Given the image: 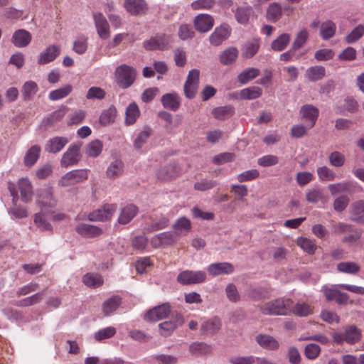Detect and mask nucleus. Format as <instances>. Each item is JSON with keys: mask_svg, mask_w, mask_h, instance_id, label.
Segmentation results:
<instances>
[{"mask_svg": "<svg viewBox=\"0 0 364 364\" xmlns=\"http://www.w3.org/2000/svg\"><path fill=\"white\" fill-rule=\"evenodd\" d=\"M292 304L293 301L291 299H277L262 305L260 311L265 315L287 316L291 314Z\"/></svg>", "mask_w": 364, "mask_h": 364, "instance_id": "f257e3e1", "label": "nucleus"}, {"mask_svg": "<svg viewBox=\"0 0 364 364\" xmlns=\"http://www.w3.org/2000/svg\"><path fill=\"white\" fill-rule=\"evenodd\" d=\"M36 204L42 211L53 213L52 209L55 207L57 200L53 196V191L51 187L44 186L38 189Z\"/></svg>", "mask_w": 364, "mask_h": 364, "instance_id": "f03ea898", "label": "nucleus"}, {"mask_svg": "<svg viewBox=\"0 0 364 364\" xmlns=\"http://www.w3.org/2000/svg\"><path fill=\"white\" fill-rule=\"evenodd\" d=\"M360 331L355 326H350L346 328L343 333H334L333 339L337 344H342L346 342L348 344H354L360 338Z\"/></svg>", "mask_w": 364, "mask_h": 364, "instance_id": "7ed1b4c3", "label": "nucleus"}, {"mask_svg": "<svg viewBox=\"0 0 364 364\" xmlns=\"http://www.w3.org/2000/svg\"><path fill=\"white\" fill-rule=\"evenodd\" d=\"M115 77L117 85L121 88L126 89L134 82V70L127 65H122L117 68Z\"/></svg>", "mask_w": 364, "mask_h": 364, "instance_id": "20e7f679", "label": "nucleus"}, {"mask_svg": "<svg viewBox=\"0 0 364 364\" xmlns=\"http://www.w3.org/2000/svg\"><path fill=\"white\" fill-rule=\"evenodd\" d=\"M171 36L165 33H157L149 40L145 41L143 44L147 50H164L169 48Z\"/></svg>", "mask_w": 364, "mask_h": 364, "instance_id": "39448f33", "label": "nucleus"}, {"mask_svg": "<svg viewBox=\"0 0 364 364\" xmlns=\"http://www.w3.org/2000/svg\"><path fill=\"white\" fill-rule=\"evenodd\" d=\"M88 178V171L86 169L73 170L66 173L59 180V185L63 187L82 183Z\"/></svg>", "mask_w": 364, "mask_h": 364, "instance_id": "423d86ee", "label": "nucleus"}, {"mask_svg": "<svg viewBox=\"0 0 364 364\" xmlns=\"http://www.w3.org/2000/svg\"><path fill=\"white\" fill-rule=\"evenodd\" d=\"M205 279V273L203 271L185 270L181 272L177 277L178 282L183 285L201 283Z\"/></svg>", "mask_w": 364, "mask_h": 364, "instance_id": "0eeeda50", "label": "nucleus"}, {"mask_svg": "<svg viewBox=\"0 0 364 364\" xmlns=\"http://www.w3.org/2000/svg\"><path fill=\"white\" fill-rule=\"evenodd\" d=\"M117 209L114 204H106L102 208L95 210L88 215L90 221H105L109 220Z\"/></svg>", "mask_w": 364, "mask_h": 364, "instance_id": "6e6552de", "label": "nucleus"}, {"mask_svg": "<svg viewBox=\"0 0 364 364\" xmlns=\"http://www.w3.org/2000/svg\"><path fill=\"white\" fill-rule=\"evenodd\" d=\"M170 312L171 306L165 303L148 311L144 315V319L149 321H157L166 318Z\"/></svg>", "mask_w": 364, "mask_h": 364, "instance_id": "1a4fd4ad", "label": "nucleus"}, {"mask_svg": "<svg viewBox=\"0 0 364 364\" xmlns=\"http://www.w3.org/2000/svg\"><path fill=\"white\" fill-rule=\"evenodd\" d=\"M230 33V27L228 24L223 23L215 28L214 31L209 37L210 43L214 46H218L228 38Z\"/></svg>", "mask_w": 364, "mask_h": 364, "instance_id": "9d476101", "label": "nucleus"}, {"mask_svg": "<svg viewBox=\"0 0 364 364\" xmlns=\"http://www.w3.org/2000/svg\"><path fill=\"white\" fill-rule=\"evenodd\" d=\"M80 159V145L73 144L63 155L60 164L63 167L71 166L76 164Z\"/></svg>", "mask_w": 364, "mask_h": 364, "instance_id": "9b49d317", "label": "nucleus"}, {"mask_svg": "<svg viewBox=\"0 0 364 364\" xmlns=\"http://www.w3.org/2000/svg\"><path fill=\"white\" fill-rule=\"evenodd\" d=\"M183 322V316L177 314L173 320L164 321L159 324L161 335L165 337L170 336L178 326H182Z\"/></svg>", "mask_w": 364, "mask_h": 364, "instance_id": "f8f14e48", "label": "nucleus"}, {"mask_svg": "<svg viewBox=\"0 0 364 364\" xmlns=\"http://www.w3.org/2000/svg\"><path fill=\"white\" fill-rule=\"evenodd\" d=\"M97 34L102 39H107L110 36L109 26L106 18L101 13L93 14Z\"/></svg>", "mask_w": 364, "mask_h": 364, "instance_id": "ddd939ff", "label": "nucleus"}, {"mask_svg": "<svg viewBox=\"0 0 364 364\" xmlns=\"http://www.w3.org/2000/svg\"><path fill=\"white\" fill-rule=\"evenodd\" d=\"M181 168L176 163L168 164L161 168L157 173V178L161 181H168L178 176Z\"/></svg>", "mask_w": 364, "mask_h": 364, "instance_id": "4468645a", "label": "nucleus"}, {"mask_svg": "<svg viewBox=\"0 0 364 364\" xmlns=\"http://www.w3.org/2000/svg\"><path fill=\"white\" fill-rule=\"evenodd\" d=\"M60 53V48L58 46L51 45L48 46L38 56V63L45 65L53 62Z\"/></svg>", "mask_w": 364, "mask_h": 364, "instance_id": "2eb2a0df", "label": "nucleus"}, {"mask_svg": "<svg viewBox=\"0 0 364 364\" xmlns=\"http://www.w3.org/2000/svg\"><path fill=\"white\" fill-rule=\"evenodd\" d=\"M41 153V147L38 144L31 146L25 153L23 165L27 168L33 167L38 161Z\"/></svg>", "mask_w": 364, "mask_h": 364, "instance_id": "dca6fc26", "label": "nucleus"}, {"mask_svg": "<svg viewBox=\"0 0 364 364\" xmlns=\"http://www.w3.org/2000/svg\"><path fill=\"white\" fill-rule=\"evenodd\" d=\"M214 25L213 18L208 14L198 15L194 19V26L199 32L209 31Z\"/></svg>", "mask_w": 364, "mask_h": 364, "instance_id": "f3484780", "label": "nucleus"}, {"mask_svg": "<svg viewBox=\"0 0 364 364\" xmlns=\"http://www.w3.org/2000/svg\"><path fill=\"white\" fill-rule=\"evenodd\" d=\"M68 143V139L64 136H55L47 141L45 151L48 153L56 154L60 151Z\"/></svg>", "mask_w": 364, "mask_h": 364, "instance_id": "a211bd4d", "label": "nucleus"}, {"mask_svg": "<svg viewBox=\"0 0 364 364\" xmlns=\"http://www.w3.org/2000/svg\"><path fill=\"white\" fill-rule=\"evenodd\" d=\"M18 188L21 200L24 203L30 202L33 196V187L30 180L27 178L19 179L18 181Z\"/></svg>", "mask_w": 364, "mask_h": 364, "instance_id": "6ab92c4d", "label": "nucleus"}, {"mask_svg": "<svg viewBox=\"0 0 364 364\" xmlns=\"http://www.w3.org/2000/svg\"><path fill=\"white\" fill-rule=\"evenodd\" d=\"M300 114L303 119L309 122L306 126L308 129H311L316 124L318 116V109L313 105H306L301 108Z\"/></svg>", "mask_w": 364, "mask_h": 364, "instance_id": "aec40b11", "label": "nucleus"}, {"mask_svg": "<svg viewBox=\"0 0 364 364\" xmlns=\"http://www.w3.org/2000/svg\"><path fill=\"white\" fill-rule=\"evenodd\" d=\"M68 108L66 107H62L60 109L54 111L48 117H45L41 122V127L46 129L53 126L57 122H60L65 114H66Z\"/></svg>", "mask_w": 364, "mask_h": 364, "instance_id": "412c9836", "label": "nucleus"}, {"mask_svg": "<svg viewBox=\"0 0 364 364\" xmlns=\"http://www.w3.org/2000/svg\"><path fill=\"white\" fill-rule=\"evenodd\" d=\"M75 230L84 237H95L102 233V230L100 228L85 223L77 225Z\"/></svg>", "mask_w": 364, "mask_h": 364, "instance_id": "4be33fe9", "label": "nucleus"}, {"mask_svg": "<svg viewBox=\"0 0 364 364\" xmlns=\"http://www.w3.org/2000/svg\"><path fill=\"white\" fill-rule=\"evenodd\" d=\"M221 328V321L218 317H213L205 321L200 327V332L203 334L213 335Z\"/></svg>", "mask_w": 364, "mask_h": 364, "instance_id": "5701e85b", "label": "nucleus"}, {"mask_svg": "<svg viewBox=\"0 0 364 364\" xmlns=\"http://www.w3.org/2000/svg\"><path fill=\"white\" fill-rule=\"evenodd\" d=\"M31 41V33L24 29L17 30L12 36V43L18 48L26 47L30 43Z\"/></svg>", "mask_w": 364, "mask_h": 364, "instance_id": "b1692460", "label": "nucleus"}, {"mask_svg": "<svg viewBox=\"0 0 364 364\" xmlns=\"http://www.w3.org/2000/svg\"><path fill=\"white\" fill-rule=\"evenodd\" d=\"M233 269L232 265L229 262L213 263L208 267V272L213 276L229 274Z\"/></svg>", "mask_w": 364, "mask_h": 364, "instance_id": "393cba45", "label": "nucleus"}, {"mask_svg": "<svg viewBox=\"0 0 364 364\" xmlns=\"http://www.w3.org/2000/svg\"><path fill=\"white\" fill-rule=\"evenodd\" d=\"M257 343L263 348L270 350H277L279 342L272 336L267 334H259L256 336Z\"/></svg>", "mask_w": 364, "mask_h": 364, "instance_id": "a878e982", "label": "nucleus"}, {"mask_svg": "<svg viewBox=\"0 0 364 364\" xmlns=\"http://www.w3.org/2000/svg\"><path fill=\"white\" fill-rule=\"evenodd\" d=\"M124 171V163L121 159H115L107 166L106 176L109 179H115L121 176Z\"/></svg>", "mask_w": 364, "mask_h": 364, "instance_id": "bb28decb", "label": "nucleus"}, {"mask_svg": "<svg viewBox=\"0 0 364 364\" xmlns=\"http://www.w3.org/2000/svg\"><path fill=\"white\" fill-rule=\"evenodd\" d=\"M351 220L364 223V200L354 202L350 206Z\"/></svg>", "mask_w": 364, "mask_h": 364, "instance_id": "cd10ccee", "label": "nucleus"}, {"mask_svg": "<svg viewBox=\"0 0 364 364\" xmlns=\"http://www.w3.org/2000/svg\"><path fill=\"white\" fill-rule=\"evenodd\" d=\"M122 299L119 296H113L102 304V311L106 316L112 315L120 306Z\"/></svg>", "mask_w": 364, "mask_h": 364, "instance_id": "c85d7f7f", "label": "nucleus"}, {"mask_svg": "<svg viewBox=\"0 0 364 364\" xmlns=\"http://www.w3.org/2000/svg\"><path fill=\"white\" fill-rule=\"evenodd\" d=\"M161 103L165 108L176 111L180 107L181 101L176 93H168L162 96Z\"/></svg>", "mask_w": 364, "mask_h": 364, "instance_id": "c756f323", "label": "nucleus"}, {"mask_svg": "<svg viewBox=\"0 0 364 364\" xmlns=\"http://www.w3.org/2000/svg\"><path fill=\"white\" fill-rule=\"evenodd\" d=\"M235 114V108L232 105H225L214 108L212 114L218 120H225Z\"/></svg>", "mask_w": 364, "mask_h": 364, "instance_id": "7c9ffc66", "label": "nucleus"}, {"mask_svg": "<svg viewBox=\"0 0 364 364\" xmlns=\"http://www.w3.org/2000/svg\"><path fill=\"white\" fill-rule=\"evenodd\" d=\"M336 25L331 20L323 22L320 26V36L324 41L333 38L336 34Z\"/></svg>", "mask_w": 364, "mask_h": 364, "instance_id": "2f4dec72", "label": "nucleus"}, {"mask_svg": "<svg viewBox=\"0 0 364 364\" xmlns=\"http://www.w3.org/2000/svg\"><path fill=\"white\" fill-rule=\"evenodd\" d=\"M38 90V86L36 82L32 80L26 81L21 90L23 99L24 101H30Z\"/></svg>", "mask_w": 364, "mask_h": 364, "instance_id": "473e14b6", "label": "nucleus"}, {"mask_svg": "<svg viewBox=\"0 0 364 364\" xmlns=\"http://www.w3.org/2000/svg\"><path fill=\"white\" fill-rule=\"evenodd\" d=\"M326 75V69L321 65H315L309 68L306 72V77L312 82L318 81Z\"/></svg>", "mask_w": 364, "mask_h": 364, "instance_id": "72a5a7b5", "label": "nucleus"}, {"mask_svg": "<svg viewBox=\"0 0 364 364\" xmlns=\"http://www.w3.org/2000/svg\"><path fill=\"white\" fill-rule=\"evenodd\" d=\"M290 40V34L284 33L272 42L271 48L274 51H282L287 47Z\"/></svg>", "mask_w": 364, "mask_h": 364, "instance_id": "f704fd0d", "label": "nucleus"}, {"mask_svg": "<svg viewBox=\"0 0 364 364\" xmlns=\"http://www.w3.org/2000/svg\"><path fill=\"white\" fill-rule=\"evenodd\" d=\"M82 282L90 288H97L103 284V279L101 275L95 273H87L84 275Z\"/></svg>", "mask_w": 364, "mask_h": 364, "instance_id": "c9c22d12", "label": "nucleus"}, {"mask_svg": "<svg viewBox=\"0 0 364 364\" xmlns=\"http://www.w3.org/2000/svg\"><path fill=\"white\" fill-rule=\"evenodd\" d=\"M262 94V90L257 86L249 87L240 90V96L242 100H255Z\"/></svg>", "mask_w": 364, "mask_h": 364, "instance_id": "e433bc0d", "label": "nucleus"}, {"mask_svg": "<svg viewBox=\"0 0 364 364\" xmlns=\"http://www.w3.org/2000/svg\"><path fill=\"white\" fill-rule=\"evenodd\" d=\"M313 313V309L310 305L304 302H298L291 308V314L298 316H307Z\"/></svg>", "mask_w": 364, "mask_h": 364, "instance_id": "4c0bfd02", "label": "nucleus"}, {"mask_svg": "<svg viewBox=\"0 0 364 364\" xmlns=\"http://www.w3.org/2000/svg\"><path fill=\"white\" fill-rule=\"evenodd\" d=\"M259 48V41L258 39H253L247 41L242 48V55L245 58H252Z\"/></svg>", "mask_w": 364, "mask_h": 364, "instance_id": "58836bf2", "label": "nucleus"}, {"mask_svg": "<svg viewBox=\"0 0 364 364\" xmlns=\"http://www.w3.org/2000/svg\"><path fill=\"white\" fill-rule=\"evenodd\" d=\"M309 38V33L307 29L303 28L299 31L292 43L291 47L293 50H298L302 48L307 42Z\"/></svg>", "mask_w": 364, "mask_h": 364, "instance_id": "ea45409f", "label": "nucleus"}, {"mask_svg": "<svg viewBox=\"0 0 364 364\" xmlns=\"http://www.w3.org/2000/svg\"><path fill=\"white\" fill-rule=\"evenodd\" d=\"M306 199L311 203H316L319 201L325 203L326 201L322 190L318 188H313L308 190L306 193Z\"/></svg>", "mask_w": 364, "mask_h": 364, "instance_id": "a19ab883", "label": "nucleus"}, {"mask_svg": "<svg viewBox=\"0 0 364 364\" xmlns=\"http://www.w3.org/2000/svg\"><path fill=\"white\" fill-rule=\"evenodd\" d=\"M296 245L309 255H314L317 248L316 243L312 240L304 237L297 238Z\"/></svg>", "mask_w": 364, "mask_h": 364, "instance_id": "79ce46f5", "label": "nucleus"}, {"mask_svg": "<svg viewBox=\"0 0 364 364\" xmlns=\"http://www.w3.org/2000/svg\"><path fill=\"white\" fill-rule=\"evenodd\" d=\"M73 90L70 85H66L64 87L51 91L48 95V98L51 101H56L67 97Z\"/></svg>", "mask_w": 364, "mask_h": 364, "instance_id": "37998d69", "label": "nucleus"}, {"mask_svg": "<svg viewBox=\"0 0 364 364\" xmlns=\"http://www.w3.org/2000/svg\"><path fill=\"white\" fill-rule=\"evenodd\" d=\"M238 51L235 48L230 47L225 50L220 56V63L223 65H229L237 58Z\"/></svg>", "mask_w": 364, "mask_h": 364, "instance_id": "c03bdc74", "label": "nucleus"}, {"mask_svg": "<svg viewBox=\"0 0 364 364\" xmlns=\"http://www.w3.org/2000/svg\"><path fill=\"white\" fill-rule=\"evenodd\" d=\"M136 208L134 205H127L124 207L119 216L118 222L120 224H127L135 216Z\"/></svg>", "mask_w": 364, "mask_h": 364, "instance_id": "a18cd8bd", "label": "nucleus"}, {"mask_svg": "<svg viewBox=\"0 0 364 364\" xmlns=\"http://www.w3.org/2000/svg\"><path fill=\"white\" fill-rule=\"evenodd\" d=\"M259 75V70L255 68H250L244 70L237 77L238 81L242 84H246L248 81L255 79Z\"/></svg>", "mask_w": 364, "mask_h": 364, "instance_id": "49530a36", "label": "nucleus"}, {"mask_svg": "<svg viewBox=\"0 0 364 364\" xmlns=\"http://www.w3.org/2000/svg\"><path fill=\"white\" fill-rule=\"evenodd\" d=\"M103 144L100 140L95 139L86 146L85 153L90 157H97L102 151Z\"/></svg>", "mask_w": 364, "mask_h": 364, "instance_id": "de8ad7c7", "label": "nucleus"}, {"mask_svg": "<svg viewBox=\"0 0 364 364\" xmlns=\"http://www.w3.org/2000/svg\"><path fill=\"white\" fill-rule=\"evenodd\" d=\"M337 269L343 273L355 274L360 271V267L353 262H343L338 264Z\"/></svg>", "mask_w": 364, "mask_h": 364, "instance_id": "09e8293b", "label": "nucleus"}, {"mask_svg": "<svg viewBox=\"0 0 364 364\" xmlns=\"http://www.w3.org/2000/svg\"><path fill=\"white\" fill-rule=\"evenodd\" d=\"M46 213L42 211L36 213L34 217L35 225L43 231H52V225L48 222L47 218L45 215Z\"/></svg>", "mask_w": 364, "mask_h": 364, "instance_id": "8fccbe9b", "label": "nucleus"}, {"mask_svg": "<svg viewBox=\"0 0 364 364\" xmlns=\"http://www.w3.org/2000/svg\"><path fill=\"white\" fill-rule=\"evenodd\" d=\"M282 14V11L280 4L278 3H272L267 9V18L272 22H276L280 18Z\"/></svg>", "mask_w": 364, "mask_h": 364, "instance_id": "3c124183", "label": "nucleus"}, {"mask_svg": "<svg viewBox=\"0 0 364 364\" xmlns=\"http://www.w3.org/2000/svg\"><path fill=\"white\" fill-rule=\"evenodd\" d=\"M117 333V329L113 326H108L95 333L94 338L97 341H102L105 339L112 338Z\"/></svg>", "mask_w": 364, "mask_h": 364, "instance_id": "603ef678", "label": "nucleus"}, {"mask_svg": "<svg viewBox=\"0 0 364 364\" xmlns=\"http://www.w3.org/2000/svg\"><path fill=\"white\" fill-rule=\"evenodd\" d=\"M43 292H38L31 296L16 301L15 305L21 307L30 306L38 303L43 299Z\"/></svg>", "mask_w": 364, "mask_h": 364, "instance_id": "864d4df0", "label": "nucleus"}, {"mask_svg": "<svg viewBox=\"0 0 364 364\" xmlns=\"http://www.w3.org/2000/svg\"><path fill=\"white\" fill-rule=\"evenodd\" d=\"M364 35V26L362 24L358 25L354 28L352 31L345 37V41L347 43L351 44L359 39Z\"/></svg>", "mask_w": 364, "mask_h": 364, "instance_id": "5fc2aeb1", "label": "nucleus"}, {"mask_svg": "<svg viewBox=\"0 0 364 364\" xmlns=\"http://www.w3.org/2000/svg\"><path fill=\"white\" fill-rule=\"evenodd\" d=\"M117 109L114 107L112 106L102 112L100 117V122L101 124L106 126L114 122L116 117Z\"/></svg>", "mask_w": 364, "mask_h": 364, "instance_id": "6e6d98bb", "label": "nucleus"}, {"mask_svg": "<svg viewBox=\"0 0 364 364\" xmlns=\"http://www.w3.org/2000/svg\"><path fill=\"white\" fill-rule=\"evenodd\" d=\"M317 174L319 180L323 181H331L336 178L335 172L325 166L317 168Z\"/></svg>", "mask_w": 364, "mask_h": 364, "instance_id": "4d7b16f0", "label": "nucleus"}, {"mask_svg": "<svg viewBox=\"0 0 364 364\" xmlns=\"http://www.w3.org/2000/svg\"><path fill=\"white\" fill-rule=\"evenodd\" d=\"M173 228L181 233L186 234L191 229V223L187 218L182 217L177 220L173 225Z\"/></svg>", "mask_w": 364, "mask_h": 364, "instance_id": "13d9d810", "label": "nucleus"}, {"mask_svg": "<svg viewBox=\"0 0 364 364\" xmlns=\"http://www.w3.org/2000/svg\"><path fill=\"white\" fill-rule=\"evenodd\" d=\"M136 121V104L132 102L125 112V124L132 125Z\"/></svg>", "mask_w": 364, "mask_h": 364, "instance_id": "bf43d9fd", "label": "nucleus"}, {"mask_svg": "<svg viewBox=\"0 0 364 364\" xmlns=\"http://www.w3.org/2000/svg\"><path fill=\"white\" fill-rule=\"evenodd\" d=\"M350 199L346 195H341L337 197L333 201V209L338 213L343 212L348 205Z\"/></svg>", "mask_w": 364, "mask_h": 364, "instance_id": "052dcab7", "label": "nucleus"}, {"mask_svg": "<svg viewBox=\"0 0 364 364\" xmlns=\"http://www.w3.org/2000/svg\"><path fill=\"white\" fill-rule=\"evenodd\" d=\"M190 351L193 354H207L210 353L211 347L205 343H193L190 346Z\"/></svg>", "mask_w": 364, "mask_h": 364, "instance_id": "680f3d73", "label": "nucleus"}, {"mask_svg": "<svg viewBox=\"0 0 364 364\" xmlns=\"http://www.w3.org/2000/svg\"><path fill=\"white\" fill-rule=\"evenodd\" d=\"M320 346L315 343H310L306 346L304 354L306 357L311 360L316 359L320 354Z\"/></svg>", "mask_w": 364, "mask_h": 364, "instance_id": "e2e57ef3", "label": "nucleus"}, {"mask_svg": "<svg viewBox=\"0 0 364 364\" xmlns=\"http://www.w3.org/2000/svg\"><path fill=\"white\" fill-rule=\"evenodd\" d=\"M234 159V154L224 152L215 156L213 159V163L216 165H220L227 162L232 161Z\"/></svg>", "mask_w": 364, "mask_h": 364, "instance_id": "0e129e2a", "label": "nucleus"}, {"mask_svg": "<svg viewBox=\"0 0 364 364\" xmlns=\"http://www.w3.org/2000/svg\"><path fill=\"white\" fill-rule=\"evenodd\" d=\"M259 175V173L257 169H251L240 173L237 176V179L239 182L242 183L254 180L257 178Z\"/></svg>", "mask_w": 364, "mask_h": 364, "instance_id": "69168bd1", "label": "nucleus"}, {"mask_svg": "<svg viewBox=\"0 0 364 364\" xmlns=\"http://www.w3.org/2000/svg\"><path fill=\"white\" fill-rule=\"evenodd\" d=\"M334 55L335 53L333 50L323 48L316 51L314 57L318 61H323L332 59L334 57Z\"/></svg>", "mask_w": 364, "mask_h": 364, "instance_id": "338daca9", "label": "nucleus"}, {"mask_svg": "<svg viewBox=\"0 0 364 364\" xmlns=\"http://www.w3.org/2000/svg\"><path fill=\"white\" fill-rule=\"evenodd\" d=\"M230 364H255V356H232L228 359Z\"/></svg>", "mask_w": 364, "mask_h": 364, "instance_id": "774afa93", "label": "nucleus"}]
</instances>
